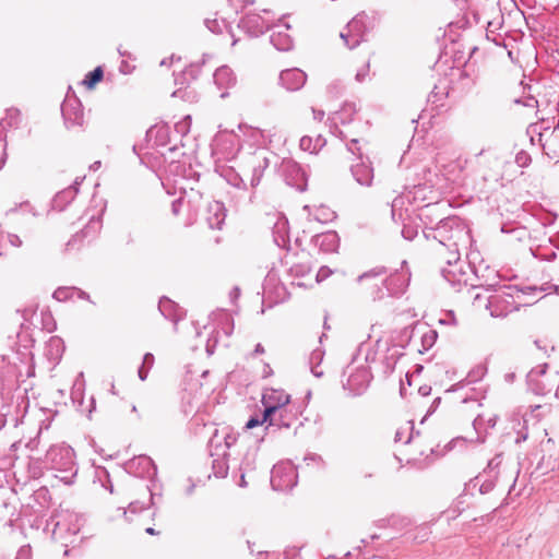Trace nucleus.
<instances>
[{
    "mask_svg": "<svg viewBox=\"0 0 559 559\" xmlns=\"http://www.w3.org/2000/svg\"><path fill=\"white\" fill-rule=\"evenodd\" d=\"M424 236L438 242L437 252L445 261L441 274L455 290H460L469 278V266L461 259L462 249L471 243L469 228L459 217L452 216L441 219L433 227L426 226Z\"/></svg>",
    "mask_w": 559,
    "mask_h": 559,
    "instance_id": "obj_1",
    "label": "nucleus"
},
{
    "mask_svg": "<svg viewBox=\"0 0 559 559\" xmlns=\"http://www.w3.org/2000/svg\"><path fill=\"white\" fill-rule=\"evenodd\" d=\"M273 154L264 146L252 150L251 146L240 145L235 156L238 169L248 179L251 188H257L264 171L270 166Z\"/></svg>",
    "mask_w": 559,
    "mask_h": 559,
    "instance_id": "obj_2",
    "label": "nucleus"
},
{
    "mask_svg": "<svg viewBox=\"0 0 559 559\" xmlns=\"http://www.w3.org/2000/svg\"><path fill=\"white\" fill-rule=\"evenodd\" d=\"M539 292V287L524 286L518 288L516 286L507 287L503 290L497 292L488 298L486 308L490 311L491 317H506L510 312L519 309L524 305L523 296L535 294Z\"/></svg>",
    "mask_w": 559,
    "mask_h": 559,
    "instance_id": "obj_3",
    "label": "nucleus"
},
{
    "mask_svg": "<svg viewBox=\"0 0 559 559\" xmlns=\"http://www.w3.org/2000/svg\"><path fill=\"white\" fill-rule=\"evenodd\" d=\"M73 449L67 444L51 445L46 453V462L50 468L58 472L56 475L63 484L72 485L78 474Z\"/></svg>",
    "mask_w": 559,
    "mask_h": 559,
    "instance_id": "obj_4",
    "label": "nucleus"
},
{
    "mask_svg": "<svg viewBox=\"0 0 559 559\" xmlns=\"http://www.w3.org/2000/svg\"><path fill=\"white\" fill-rule=\"evenodd\" d=\"M257 456H258V447L248 445L247 444V436L240 440V444L237 451L233 452V463H234V472L235 474H239L240 487H246V475L252 473L257 468Z\"/></svg>",
    "mask_w": 559,
    "mask_h": 559,
    "instance_id": "obj_5",
    "label": "nucleus"
},
{
    "mask_svg": "<svg viewBox=\"0 0 559 559\" xmlns=\"http://www.w3.org/2000/svg\"><path fill=\"white\" fill-rule=\"evenodd\" d=\"M357 281L364 284L368 283L370 288H374V290L371 292L373 299H380L384 296L383 288L392 295L399 294L402 290V287H393L395 283L400 281V276L393 275L386 277L385 270L383 267H377L365 272L358 276Z\"/></svg>",
    "mask_w": 559,
    "mask_h": 559,
    "instance_id": "obj_6",
    "label": "nucleus"
},
{
    "mask_svg": "<svg viewBox=\"0 0 559 559\" xmlns=\"http://www.w3.org/2000/svg\"><path fill=\"white\" fill-rule=\"evenodd\" d=\"M298 474L290 461L280 462L271 472V486L277 491H287L297 485Z\"/></svg>",
    "mask_w": 559,
    "mask_h": 559,
    "instance_id": "obj_7",
    "label": "nucleus"
},
{
    "mask_svg": "<svg viewBox=\"0 0 559 559\" xmlns=\"http://www.w3.org/2000/svg\"><path fill=\"white\" fill-rule=\"evenodd\" d=\"M301 414V409L295 403H289L276 409L272 416L266 418L267 425L264 430L266 433L274 432L276 429L290 428Z\"/></svg>",
    "mask_w": 559,
    "mask_h": 559,
    "instance_id": "obj_8",
    "label": "nucleus"
},
{
    "mask_svg": "<svg viewBox=\"0 0 559 559\" xmlns=\"http://www.w3.org/2000/svg\"><path fill=\"white\" fill-rule=\"evenodd\" d=\"M366 21L367 15L365 13H359L353 17L340 33V37L347 48L354 49L364 41L367 32Z\"/></svg>",
    "mask_w": 559,
    "mask_h": 559,
    "instance_id": "obj_9",
    "label": "nucleus"
},
{
    "mask_svg": "<svg viewBox=\"0 0 559 559\" xmlns=\"http://www.w3.org/2000/svg\"><path fill=\"white\" fill-rule=\"evenodd\" d=\"M289 403L290 395L284 390L273 388L264 389L262 394V404L264 406L263 420L266 421V418L272 416L276 409L278 411Z\"/></svg>",
    "mask_w": 559,
    "mask_h": 559,
    "instance_id": "obj_10",
    "label": "nucleus"
},
{
    "mask_svg": "<svg viewBox=\"0 0 559 559\" xmlns=\"http://www.w3.org/2000/svg\"><path fill=\"white\" fill-rule=\"evenodd\" d=\"M348 377L346 382L343 383L345 390H347L353 395H360L368 388L371 373L367 367H360L357 369L348 368L347 370Z\"/></svg>",
    "mask_w": 559,
    "mask_h": 559,
    "instance_id": "obj_11",
    "label": "nucleus"
},
{
    "mask_svg": "<svg viewBox=\"0 0 559 559\" xmlns=\"http://www.w3.org/2000/svg\"><path fill=\"white\" fill-rule=\"evenodd\" d=\"M353 179L361 187H371L374 178L372 163L369 157L355 158L349 166Z\"/></svg>",
    "mask_w": 559,
    "mask_h": 559,
    "instance_id": "obj_12",
    "label": "nucleus"
},
{
    "mask_svg": "<svg viewBox=\"0 0 559 559\" xmlns=\"http://www.w3.org/2000/svg\"><path fill=\"white\" fill-rule=\"evenodd\" d=\"M80 531L79 516L69 511H61L56 515V538L67 539Z\"/></svg>",
    "mask_w": 559,
    "mask_h": 559,
    "instance_id": "obj_13",
    "label": "nucleus"
},
{
    "mask_svg": "<svg viewBox=\"0 0 559 559\" xmlns=\"http://www.w3.org/2000/svg\"><path fill=\"white\" fill-rule=\"evenodd\" d=\"M283 173L288 186L296 188L299 191L306 190V174L297 163L290 159L285 160L283 163Z\"/></svg>",
    "mask_w": 559,
    "mask_h": 559,
    "instance_id": "obj_14",
    "label": "nucleus"
},
{
    "mask_svg": "<svg viewBox=\"0 0 559 559\" xmlns=\"http://www.w3.org/2000/svg\"><path fill=\"white\" fill-rule=\"evenodd\" d=\"M306 81L307 74L298 68L283 70L280 74L281 85L289 92L300 90Z\"/></svg>",
    "mask_w": 559,
    "mask_h": 559,
    "instance_id": "obj_15",
    "label": "nucleus"
},
{
    "mask_svg": "<svg viewBox=\"0 0 559 559\" xmlns=\"http://www.w3.org/2000/svg\"><path fill=\"white\" fill-rule=\"evenodd\" d=\"M61 112L68 128L83 123V110L78 99H67L61 106Z\"/></svg>",
    "mask_w": 559,
    "mask_h": 559,
    "instance_id": "obj_16",
    "label": "nucleus"
},
{
    "mask_svg": "<svg viewBox=\"0 0 559 559\" xmlns=\"http://www.w3.org/2000/svg\"><path fill=\"white\" fill-rule=\"evenodd\" d=\"M238 26L248 35L257 37L264 33L267 24L264 19L257 13H248L240 21Z\"/></svg>",
    "mask_w": 559,
    "mask_h": 559,
    "instance_id": "obj_17",
    "label": "nucleus"
},
{
    "mask_svg": "<svg viewBox=\"0 0 559 559\" xmlns=\"http://www.w3.org/2000/svg\"><path fill=\"white\" fill-rule=\"evenodd\" d=\"M356 108L354 104H345L340 111H335L331 114L329 120L331 122L330 128L332 133L340 136L342 140H345L343 131L337 128V123H347L352 120L353 115L355 114Z\"/></svg>",
    "mask_w": 559,
    "mask_h": 559,
    "instance_id": "obj_18",
    "label": "nucleus"
},
{
    "mask_svg": "<svg viewBox=\"0 0 559 559\" xmlns=\"http://www.w3.org/2000/svg\"><path fill=\"white\" fill-rule=\"evenodd\" d=\"M226 218L225 206L219 201H212L205 211V221L210 228L221 229Z\"/></svg>",
    "mask_w": 559,
    "mask_h": 559,
    "instance_id": "obj_19",
    "label": "nucleus"
},
{
    "mask_svg": "<svg viewBox=\"0 0 559 559\" xmlns=\"http://www.w3.org/2000/svg\"><path fill=\"white\" fill-rule=\"evenodd\" d=\"M288 28L287 24H277L272 29L271 44L280 51H288L293 47V39L286 32Z\"/></svg>",
    "mask_w": 559,
    "mask_h": 559,
    "instance_id": "obj_20",
    "label": "nucleus"
},
{
    "mask_svg": "<svg viewBox=\"0 0 559 559\" xmlns=\"http://www.w3.org/2000/svg\"><path fill=\"white\" fill-rule=\"evenodd\" d=\"M158 310L165 319L173 321L175 324L183 317L182 309L167 297L159 299Z\"/></svg>",
    "mask_w": 559,
    "mask_h": 559,
    "instance_id": "obj_21",
    "label": "nucleus"
},
{
    "mask_svg": "<svg viewBox=\"0 0 559 559\" xmlns=\"http://www.w3.org/2000/svg\"><path fill=\"white\" fill-rule=\"evenodd\" d=\"M316 246L323 252H335L340 246V238L336 231H326L314 237Z\"/></svg>",
    "mask_w": 559,
    "mask_h": 559,
    "instance_id": "obj_22",
    "label": "nucleus"
},
{
    "mask_svg": "<svg viewBox=\"0 0 559 559\" xmlns=\"http://www.w3.org/2000/svg\"><path fill=\"white\" fill-rule=\"evenodd\" d=\"M214 83L222 90H228L236 84V76L234 75L230 68L223 66L218 68L213 74Z\"/></svg>",
    "mask_w": 559,
    "mask_h": 559,
    "instance_id": "obj_23",
    "label": "nucleus"
},
{
    "mask_svg": "<svg viewBox=\"0 0 559 559\" xmlns=\"http://www.w3.org/2000/svg\"><path fill=\"white\" fill-rule=\"evenodd\" d=\"M213 473L216 477L224 478L228 472H234L233 452H225L222 459H214L212 463Z\"/></svg>",
    "mask_w": 559,
    "mask_h": 559,
    "instance_id": "obj_24",
    "label": "nucleus"
},
{
    "mask_svg": "<svg viewBox=\"0 0 559 559\" xmlns=\"http://www.w3.org/2000/svg\"><path fill=\"white\" fill-rule=\"evenodd\" d=\"M243 140L240 145L251 146L254 150L258 146H262L264 141V133L262 130L257 128L247 127L242 130Z\"/></svg>",
    "mask_w": 559,
    "mask_h": 559,
    "instance_id": "obj_25",
    "label": "nucleus"
},
{
    "mask_svg": "<svg viewBox=\"0 0 559 559\" xmlns=\"http://www.w3.org/2000/svg\"><path fill=\"white\" fill-rule=\"evenodd\" d=\"M78 189L75 187H68L59 191L52 199V207L62 211L76 195Z\"/></svg>",
    "mask_w": 559,
    "mask_h": 559,
    "instance_id": "obj_26",
    "label": "nucleus"
},
{
    "mask_svg": "<svg viewBox=\"0 0 559 559\" xmlns=\"http://www.w3.org/2000/svg\"><path fill=\"white\" fill-rule=\"evenodd\" d=\"M302 210L308 213L309 219H314L320 223H328L332 221L335 216L334 212L325 206L317 207L313 212H311L310 206L305 205Z\"/></svg>",
    "mask_w": 559,
    "mask_h": 559,
    "instance_id": "obj_27",
    "label": "nucleus"
},
{
    "mask_svg": "<svg viewBox=\"0 0 559 559\" xmlns=\"http://www.w3.org/2000/svg\"><path fill=\"white\" fill-rule=\"evenodd\" d=\"M325 145V139L321 135L312 139L311 136L305 135L300 139L299 146L302 151L311 154L319 152Z\"/></svg>",
    "mask_w": 559,
    "mask_h": 559,
    "instance_id": "obj_28",
    "label": "nucleus"
},
{
    "mask_svg": "<svg viewBox=\"0 0 559 559\" xmlns=\"http://www.w3.org/2000/svg\"><path fill=\"white\" fill-rule=\"evenodd\" d=\"M223 177L226 179V181L239 189H247V181L248 179L243 176V174L238 169V171H235L234 169L225 170L223 174Z\"/></svg>",
    "mask_w": 559,
    "mask_h": 559,
    "instance_id": "obj_29",
    "label": "nucleus"
},
{
    "mask_svg": "<svg viewBox=\"0 0 559 559\" xmlns=\"http://www.w3.org/2000/svg\"><path fill=\"white\" fill-rule=\"evenodd\" d=\"M147 491V499L145 501H132L130 502L127 510L123 511V514L127 515L128 513L135 514L146 508H148L153 503V493L151 492V489L146 487Z\"/></svg>",
    "mask_w": 559,
    "mask_h": 559,
    "instance_id": "obj_30",
    "label": "nucleus"
},
{
    "mask_svg": "<svg viewBox=\"0 0 559 559\" xmlns=\"http://www.w3.org/2000/svg\"><path fill=\"white\" fill-rule=\"evenodd\" d=\"M467 259V266H469V271L476 272L475 266L477 263L481 262L480 253L473 246V240L471 239V243L467 245L466 249H463Z\"/></svg>",
    "mask_w": 559,
    "mask_h": 559,
    "instance_id": "obj_31",
    "label": "nucleus"
},
{
    "mask_svg": "<svg viewBox=\"0 0 559 559\" xmlns=\"http://www.w3.org/2000/svg\"><path fill=\"white\" fill-rule=\"evenodd\" d=\"M104 76V71L102 67L95 68L93 71L88 72L83 80V84L88 88L92 90L94 86L102 81Z\"/></svg>",
    "mask_w": 559,
    "mask_h": 559,
    "instance_id": "obj_32",
    "label": "nucleus"
},
{
    "mask_svg": "<svg viewBox=\"0 0 559 559\" xmlns=\"http://www.w3.org/2000/svg\"><path fill=\"white\" fill-rule=\"evenodd\" d=\"M138 463L141 465L147 473L148 476H155L156 475V466L154 465L153 461L148 456H140L133 462H131L130 467H133V465Z\"/></svg>",
    "mask_w": 559,
    "mask_h": 559,
    "instance_id": "obj_33",
    "label": "nucleus"
},
{
    "mask_svg": "<svg viewBox=\"0 0 559 559\" xmlns=\"http://www.w3.org/2000/svg\"><path fill=\"white\" fill-rule=\"evenodd\" d=\"M437 332L431 329H426L425 332L420 334V341L424 350H428L433 346L437 341Z\"/></svg>",
    "mask_w": 559,
    "mask_h": 559,
    "instance_id": "obj_34",
    "label": "nucleus"
},
{
    "mask_svg": "<svg viewBox=\"0 0 559 559\" xmlns=\"http://www.w3.org/2000/svg\"><path fill=\"white\" fill-rule=\"evenodd\" d=\"M411 423H407L405 427H401L396 430L394 441L395 442H403V443H409L412 440V433L409 431L413 430V427L409 425Z\"/></svg>",
    "mask_w": 559,
    "mask_h": 559,
    "instance_id": "obj_35",
    "label": "nucleus"
},
{
    "mask_svg": "<svg viewBox=\"0 0 559 559\" xmlns=\"http://www.w3.org/2000/svg\"><path fill=\"white\" fill-rule=\"evenodd\" d=\"M347 151L350 152L356 158H366L362 153V145L360 140L352 139L348 143H346Z\"/></svg>",
    "mask_w": 559,
    "mask_h": 559,
    "instance_id": "obj_36",
    "label": "nucleus"
},
{
    "mask_svg": "<svg viewBox=\"0 0 559 559\" xmlns=\"http://www.w3.org/2000/svg\"><path fill=\"white\" fill-rule=\"evenodd\" d=\"M533 255L535 258H538L540 260H554L556 259L557 254L552 249H544L540 246L536 249H531Z\"/></svg>",
    "mask_w": 559,
    "mask_h": 559,
    "instance_id": "obj_37",
    "label": "nucleus"
},
{
    "mask_svg": "<svg viewBox=\"0 0 559 559\" xmlns=\"http://www.w3.org/2000/svg\"><path fill=\"white\" fill-rule=\"evenodd\" d=\"M7 159V142H5V131L0 121V169L4 165Z\"/></svg>",
    "mask_w": 559,
    "mask_h": 559,
    "instance_id": "obj_38",
    "label": "nucleus"
},
{
    "mask_svg": "<svg viewBox=\"0 0 559 559\" xmlns=\"http://www.w3.org/2000/svg\"><path fill=\"white\" fill-rule=\"evenodd\" d=\"M74 292L75 289L71 287H59L53 292L52 297L58 301H66Z\"/></svg>",
    "mask_w": 559,
    "mask_h": 559,
    "instance_id": "obj_39",
    "label": "nucleus"
},
{
    "mask_svg": "<svg viewBox=\"0 0 559 559\" xmlns=\"http://www.w3.org/2000/svg\"><path fill=\"white\" fill-rule=\"evenodd\" d=\"M242 437H243V436H241V437H237V436H235V435H233V433H228V435H226V436L224 437V440H225V447H226L228 450H230V449H231V447H234V445H235V447H236L235 451H237V450H238V448H239L240 440H241V438H242Z\"/></svg>",
    "mask_w": 559,
    "mask_h": 559,
    "instance_id": "obj_40",
    "label": "nucleus"
},
{
    "mask_svg": "<svg viewBox=\"0 0 559 559\" xmlns=\"http://www.w3.org/2000/svg\"><path fill=\"white\" fill-rule=\"evenodd\" d=\"M369 62L365 63L360 69L357 70L355 80L358 83H362L369 79Z\"/></svg>",
    "mask_w": 559,
    "mask_h": 559,
    "instance_id": "obj_41",
    "label": "nucleus"
},
{
    "mask_svg": "<svg viewBox=\"0 0 559 559\" xmlns=\"http://www.w3.org/2000/svg\"><path fill=\"white\" fill-rule=\"evenodd\" d=\"M190 121H191L190 116L185 117L181 121H179L178 123L175 124L176 131L182 135L186 134L189 131Z\"/></svg>",
    "mask_w": 559,
    "mask_h": 559,
    "instance_id": "obj_42",
    "label": "nucleus"
},
{
    "mask_svg": "<svg viewBox=\"0 0 559 559\" xmlns=\"http://www.w3.org/2000/svg\"><path fill=\"white\" fill-rule=\"evenodd\" d=\"M515 163L518 164V166L520 167H526L530 165L531 163V156L524 152V151H520L516 155H515Z\"/></svg>",
    "mask_w": 559,
    "mask_h": 559,
    "instance_id": "obj_43",
    "label": "nucleus"
},
{
    "mask_svg": "<svg viewBox=\"0 0 559 559\" xmlns=\"http://www.w3.org/2000/svg\"><path fill=\"white\" fill-rule=\"evenodd\" d=\"M501 230L503 233H511L514 235V237L518 239V240H522L524 239L526 236H527V231L524 227H515V228H512L511 230H508L506 226H503L501 228Z\"/></svg>",
    "mask_w": 559,
    "mask_h": 559,
    "instance_id": "obj_44",
    "label": "nucleus"
},
{
    "mask_svg": "<svg viewBox=\"0 0 559 559\" xmlns=\"http://www.w3.org/2000/svg\"><path fill=\"white\" fill-rule=\"evenodd\" d=\"M323 350L320 349V348H317L314 350H312L311 355H310V358H309V362L311 366L313 365H320V362L322 361L323 359Z\"/></svg>",
    "mask_w": 559,
    "mask_h": 559,
    "instance_id": "obj_45",
    "label": "nucleus"
},
{
    "mask_svg": "<svg viewBox=\"0 0 559 559\" xmlns=\"http://www.w3.org/2000/svg\"><path fill=\"white\" fill-rule=\"evenodd\" d=\"M224 139H226L227 142H230L231 144H234L235 141L237 140V135L234 133L218 134V135H216V138L214 140L215 145L218 146Z\"/></svg>",
    "mask_w": 559,
    "mask_h": 559,
    "instance_id": "obj_46",
    "label": "nucleus"
},
{
    "mask_svg": "<svg viewBox=\"0 0 559 559\" xmlns=\"http://www.w3.org/2000/svg\"><path fill=\"white\" fill-rule=\"evenodd\" d=\"M189 203L187 200V195L180 197L179 199L175 200L171 204V210L175 215H177L180 211V207Z\"/></svg>",
    "mask_w": 559,
    "mask_h": 559,
    "instance_id": "obj_47",
    "label": "nucleus"
},
{
    "mask_svg": "<svg viewBox=\"0 0 559 559\" xmlns=\"http://www.w3.org/2000/svg\"><path fill=\"white\" fill-rule=\"evenodd\" d=\"M344 90V86L341 82L338 81H335L333 83H331L329 86H328V92L331 93V94H340L342 93Z\"/></svg>",
    "mask_w": 559,
    "mask_h": 559,
    "instance_id": "obj_48",
    "label": "nucleus"
},
{
    "mask_svg": "<svg viewBox=\"0 0 559 559\" xmlns=\"http://www.w3.org/2000/svg\"><path fill=\"white\" fill-rule=\"evenodd\" d=\"M264 424H267V421H264L263 420V417L261 419H258V418H250L246 426H245V429H252L257 426H260V425H264Z\"/></svg>",
    "mask_w": 559,
    "mask_h": 559,
    "instance_id": "obj_49",
    "label": "nucleus"
},
{
    "mask_svg": "<svg viewBox=\"0 0 559 559\" xmlns=\"http://www.w3.org/2000/svg\"><path fill=\"white\" fill-rule=\"evenodd\" d=\"M154 356L151 353H146L143 357L142 366L146 367L147 370H150L154 365Z\"/></svg>",
    "mask_w": 559,
    "mask_h": 559,
    "instance_id": "obj_50",
    "label": "nucleus"
},
{
    "mask_svg": "<svg viewBox=\"0 0 559 559\" xmlns=\"http://www.w3.org/2000/svg\"><path fill=\"white\" fill-rule=\"evenodd\" d=\"M554 272L558 275V281H559V269H555L554 267ZM549 289H554L557 294H559V284L558 285H550V284H547V286H540L539 287V293L540 292H546V290H549Z\"/></svg>",
    "mask_w": 559,
    "mask_h": 559,
    "instance_id": "obj_51",
    "label": "nucleus"
},
{
    "mask_svg": "<svg viewBox=\"0 0 559 559\" xmlns=\"http://www.w3.org/2000/svg\"><path fill=\"white\" fill-rule=\"evenodd\" d=\"M402 235L405 239L412 240L415 237L416 231L411 227L404 226V228L402 229Z\"/></svg>",
    "mask_w": 559,
    "mask_h": 559,
    "instance_id": "obj_52",
    "label": "nucleus"
},
{
    "mask_svg": "<svg viewBox=\"0 0 559 559\" xmlns=\"http://www.w3.org/2000/svg\"><path fill=\"white\" fill-rule=\"evenodd\" d=\"M7 238L13 247H20L22 245V240L17 235L8 234Z\"/></svg>",
    "mask_w": 559,
    "mask_h": 559,
    "instance_id": "obj_53",
    "label": "nucleus"
},
{
    "mask_svg": "<svg viewBox=\"0 0 559 559\" xmlns=\"http://www.w3.org/2000/svg\"><path fill=\"white\" fill-rule=\"evenodd\" d=\"M331 274V271L328 267H321L317 273V281H323Z\"/></svg>",
    "mask_w": 559,
    "mask_h": 559,
    "instance_id": "obj_54",
    "label": "nucleus"
},
{
    "mask_svg": "<svg viewBox=\"0 0 559 559\" xmlns=\"http://www.w3.org/2000/svg\"><path fill=\"white\" fill-rule=\"evenodd\" d=\"M546 365L544 366H538L537 368L533 369L530 373H528V378L530 380H533L535 376L537 374H544L545 373V370H546Z\"/></svg>",
    "mask_w": 559,
    "mask_h": 559,
    "instance_id": "obj_55",
    "label": "nucleus"
},
{
    "mask_svg": "<svg viewBox=\"0 0 559 559\" xmlns=\"http://www.w3.org/2000/svg\"><path fill=\"white\" fill-rule=\"evenodd\" d=\"M311 111L314 120L321 121L324 118L325 114L323 110L311 108Z\"/></svg>",
    "mask_w": 559,
    "mask_h": 559,
    "instance_id": "obj_56",
    "label": "nucleus"
},
{
    "mask_svg": "<svg viewBox=\"0 0 559 559\" xmlns=\"http://www.w3.org/2000/svg\"><path fill=\"white\" fill-rule=\"evenodd\" d=\"M492 488H493V483H492L491 480H490V481H485V483L480 486V492H481V493L489 492Z\"/></svg>",
    "mask_w": 559,
    "mask_h": 559,
    "instance_id": "obj_57",
    "label": "nucleus"
},
{
    "mask_svg": "<svg viewBox=\"0 0 559 559\" xmlns=\"http://www.w3.org/2000/svg\"><path fill=\"white\" fill-rule=\"evenodd\" d=\"M240 296V289L239 287H234L231 292L229 293V297L231 302H235Z\"/></svg>",
    "mask_w": 559,
    "mask_h": 559,
    "instance_id": "obj_58",
    "label": "nucleus"
},
{
    "mask_svg": "<svg viewBox=\"0 0 559 559\" xmlns=\"http://www.w3.org/2000/svg\"><path fill=\"white\" fill-rule=\"evenodd\" d=\"M148 371H150V370H147V369H146V367L141 366V367L139 368V371H138L139 378H140L142 381L146 380L147 374H148Z\"/></svg>",
    "mask_w": 559,
    "mask_h": 559,
    "instance_id": "obj_59",
    "label": "nucleus"
},
{
    "mask_svg": "<svg viewBox=\"0 0 559 559\" xmlns=\"http://www.w3.org/2000/svg\"><path fill=\"white\" fill-rule=\"evenodd\" d=\"M49 344H50V346H55L57 349H59V348L63 349L62 341L59 337H52L50 340Z\"/></svg>",
    "mask_w": 559,
    "mask_h": 559,
    "instance_id": "obj_60",
    "label": "nucleus"
},
{
    "mask_svg": "<svg viewBox=\"0 0 559 559\" xmlns=\"http://www.w3.org/2000/svg\"><path fill=\"white\" fill-rule=\"evenodd\" d=\"M297 274L305 275L306 273L310 272V267L304 266V265H296L294 267Z\"/></svg>",
    "mask_w": 559,
    "mask_h": 559,
    "instance_id": "obj_61",
    "label": "nucleus"
},
{
    "mask_svg": "<svg viewBox=\"0 0 559 559\" xmlns=\"http://www.w3.org/2000/svg\"><path fill=\"white\" fill-rule=\"evenodd\" d=\"M311 372L317 378H320L323 374V371L319 368V365L311 366Z\"/></svg>",
    "mask_w": 559,
    "mask_h": 559,
    "instance_id": "obj_62",
    "label": "nucleus"
},
{
    "mask_svg": "<svg viewBox=\"0 0 559 559\" xmlns=\"http://www.w3.org/2000/svg\"><path fill=\"white\" fill-rule=\"evenodd\" d=\"M499 464H500V457L496 456L491 461H489L488 468L492 469V468L497 467Z\"/></svg>",
    "mask_w": 559,
    "mask_h": 559,
    "instance_id": "obj_63",
    "label": "nucleus"
},
{
    "mask_svg": "<svg viewBox=\"0 0 559 559\" xmlns=\"http://www.w3.org/2000/svg\"><path fill=\"white\" fill-rule=\"evenodd\" d=\"M419 393L423 395V396H427L430 394V391H431V388L428 386V385H423L419 388Z\"/></svg>",
    "mask_w": 559,
    "mask_h": 559,
    "instance_id": "obj_64",
    "label": "nucleus"
}]
</instances>
